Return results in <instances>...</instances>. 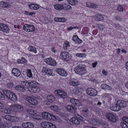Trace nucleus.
Instances as JSON below:
<instances>
[{
    "label": "nucleus",
    "mask_w": 128,
    "mask_h": 128,
    "mask_svg": "<svg viewBox=\"0 0 128 128\" xmlns=\"http://www.w3.org/2000/svg\"><path fill=\"white\" fill-rule=\"evenodd\" d=\"M30 92L36 93L40 91V89L38 87L39 84L36 81H33L30 82Z\"/></svg>",
    "instance_id": "1"
},
{
    "label": "nucleus",
    "mask_w": 128,
    "mask_h": 128,
    "mask_svg": "<svg viewBox=\"0 0 128 128\" xmlns=\"http://www.w3.org/2000/svg\"><path fill=\"white\" fill-rule=\"evenodd\" d=\"M54 93L57 96H59L64 100H67L68 99V97L67 96L66 93L60 90H55Z\"/></svg>",
    "instance_id": "2"
},
{
    "label": "nucleus",
    "mask_w": 128,
    "mask_h": 128,
    "mask_svg": "<svg viewBox=\"0 0 128 128\" xmlns=\"http://www.w3.org/2000/svg\"><path fill=\"white\" fill-rule=\"evenodd\" d=\"M84 65H79L74 68V71L76 73L80 75H83L86 73V70L85 69Z\"/></svg>",
    "instance_id": "3"
},
{
    "label": "nucleus",
    "mask_w": 128,
    "mask_h": 128,
    "mask_svg": "<svg viewBox=\"0 0 128 128\" xmlns=\"http://www.w3.org/2000/svg\"><path fill=\"white\" fill-rule=\"evenodd\" d=\"M42 117L48 120H54L56 119L55 116L52 114L46 112L42 113Z\"/></svg>",
    "instance_id": "4"
},
{
    "label": "nucleus",
    "mask_w": 128,
    "mask_h": 128,
    "mask_svg": "<svg viewBox=\"0 0 128 128\" xmlns=\"http://www.w3.org/2000/svg\"><path fill=\"white\" fill-rule=\"evenodd\" d=\"M55 100L56 98L53 95L49 94L47 96L46 100H45V103L47 105H51Z\"/></svg>",
    "instance_id": "5"
},
{
    "label": "nucleus",
    "mask_w": 128,
    "mask_h": 128,
    "mask_svg": "<svg viewBox=\"0 0 128 128\" xmlns=\"http://www.w3.org/2000/svg\"><path fill=\"white\" fill-rule=\"evenodd\" d=\"M41 124L44 128H56V126L54 124L48 122H43Z\"/></svg>",
    "instance_id": "6"
},
{
    "label": "nucleus",
    "mask_w": 128,
    "mask_h": 128,
    "mask_svg": "<svg viewBox=\"0 0 128 128\" xmlns=\"http://www.w3.org/2000/svg\"><path fill=\"white\" fill-rule=\"evenodd\" d=\"M60 55L61 58L66 61L70 60L72 58L71 54L67 52H62L60 53Z\"/></svg>",
    "instance_id": "7"
},
{
    "label": "nucleus",
    "mask_w": 128,
    "mask_h": 128,
    "mask_svg": "<svg viewBox=\"0 0 128 128\" xmlns=\"http://www.w3.org/2000/svg\"><path fill=\"white\" fill-rule=\"evenodd\" d=\"M23 29L28 32H32L35 30V28L33 25L28 24H25L23 26Z\"/></svg>",
    "instance_id": "8"
},
{
    "label": "nucleus",
    "mask_w": 128,
    "mask_h": 128,
    "mask_svg": "<svg viewBox=\"0 0 128 128\" xmlns=\"http://www.w3.org/2000/svg\"><path fill=\"white\" fill-rule=\"evenodd\" d=\"M106 116L108 119L113 122H116L117 120V118L114 114L111 113L107 114Z\"/></svg>",
    "instance_id": "9"
},
{
    "label": "nucleus",
    "mask_w": 128,
    "mask_h": 128,
    "mask_svg": "<svg viewBox=\"0 0 128 128\" xmlns=\"http://www.w3.org/2000/svg\"><path fill=\"white\" fill-rule=\"evenodd\" d=\"M86 92L88 94L91 96H95L97 94L98 92L95 89L92 88L87 89Z\"/></svg>",
    "instance_id": "10"
},
{
    "label": "nucleus",
    "mask_w": 128,
    "mask_h": 128,
    "mask_svg": "<svg viewBox=\"0 0 128 128\" xmlns=\"http://www.w3.org/2000/svg\"><path fill=\"white\" fill-rule=\"evenodd\" d=\"M8 27L6 24L0 23V30L4 32L8 33L9 31Z\"/></svg>",
    "instance_id": "11"
},
{
    "label": "nucleus",
    "mask_w": 128,
    "mask_h": 128,
    "mask_svg": "<svg viewBox=\"0 0 128 128\" xmlns=\"http://www.w3.org/2000/svg\"><path fill=\"white\" fill-rule=\"evenodd\" d=\"M66 108L68 111L73 113H75L76 111V108L74 106L68 105L66 106Z\"/></svg>",
    "instance_id": "12"
},
{
    "label": "nucleus",
    "mask_w": 128,
    "mask_h": 128,
    "mask_svg": "<svg viewBox=\"0 0 128 128\" xmlns=\"http://www.w3.org/2000/svg\"><path fill=\"white\" fill-rule=\"evenodd\" d=\"M56 71L58 74L62 76H66L67 75L66 72L63 69L57 68Z\"/></svg>",
    "instance_id": "13"
},
{
    "label": "nucleus",
    "mask_w": 128,
    "mask_h": 128,
    "mask_svg": "<svg viewBox=\"0 0 128 128\" xmlns=\"http://www.w3.org/2000/svg\"><path fill=\"white\" fill-rule=\"evenodd\" d=\"M13 107L14 108V109L13 108V110H14V112H22L23 110V108L22 106L20 105L15 104L14 105Z\"/></svg>",
    "instance_id": "14"
},
{
    "label": "nucleus",
    "mask_w": 128,
    "mask_h": 128,
    "mask_svg": "<svg viewBox=\"0 0 128 128\" xmlns=\"http://www.w3.org/2000/svg\"><path fill=\"white\" fill-rule=\"evenodd\" d=\"M117 104L120 108L121 109L122 107H125L127 106V104L126 102L123 100H119L117 102Z\"/></svg>",
    "instance_id": "15"
},
{
    "label": "nucleus",
    "mask_w": 128,
    "mask_h": 128,
    "mask_svg": "<svg viewBox=\"0 0 128 128\" xmlns=\"http://www.w3.org/2000/svg\"><path fill=\"white\" fill-rule=\"evenodd\" d=\"M110 109L114 111H118L120 110V108L116 103L111 104L110 106Z\"/></svg>",
    "instance_id": "16"
},
{
    "label": "nucleus",
    "mask_w": 128,
    "mask_h": 128,
    "mask_svg": "<svg viewBox=\"0 0 128 128\" xmlns=\"http://www.w3.org/2000/svg\"><path fill=\"white\" fill-rule=\"evenodd\" d=\"M5 118L6 120L12 122H16L18 120L16 117L9 115H6Z\"/></svg>",
    "instance_id": "17"
},
{
    "label": "nucleus",
    "mask_w": 128,
    "mask_h": 128,
    "mask_svg": "<svg viewBox=\"0 0 128 128\" xmlns=\"http://www.w3.org/2000/svg\"><path fill=\"white\" fill-rule=\"evenodd\" d=\"M22 126L24 128H33L34 126L32 124L28 122L23 123Z\"/></svg>",
    "instance_id": "18"
},
{
    "label": "nucleus",
    "mask_w": 128,
    "mask_h": 128,
    "mask_svg": "<svg viewBox=\"0 0 128 128\" xmlns=\"http://www.w3.org/2000/svg\"><path fill=\"white\" fill-rule=\"evenodd\" d=\"M26 100L28 102L33 105L36 104L38 103L36 100L31 97L27 98Z\"/></svg>",
    "instance_id": "19"
},
{
    "label": "nucleus",
    "mask_w": 128,
    "mask_h": 128,
    "mask_svg": "<svg viewBox=\"0 0 128 128\" xmlns=\"http://www.w3.org/2000/svg\"><path fill=\"white\" fill-rule=\"evenodd\" d=\"M52 72L51 69L46 68L45 67H43L42 69V73H45L46 74L50 76L52 74Z\"/></svg>",
    "instance_id": "20"
},
{
    "label": "nucleus",
    "mask_w": 128,
    "mask_h": 128,
    "mask_svg": "<svg viewBox=\"0 0 128 128\" xmlns=\"http://www.w3.org/2000/svg\"><path fill=\"white\" fill-rule=\"evenodd\" d=\"M69 84L70 86H76L78 85L79 82L76 80L71 79L70 80Z\"/></svg>",
    "instance_id": "21"
},
{
    "label": "nucleus",
    "mask_w": 128,
    "mask_h": 128,
    "mask_svg": "<svg viewBox=\"0 0 128 128\" xmlns=\"http://www.w3.org/2000/svg\"><path fill=\"white\" fill-rule=\"evenodd\" d=\"M12 73L14 75L16 76H18L20 74V70L16 68H14L12 69Z\"/></svg>",
    "instance_id": "22"
},
{
    "label": "nucleus",
    "mask_w": 128,
    "mask_h": 128,
    "mask_svg": "<svg viewBox=\"0 0 128 128\" xmlns=\"http://www.w3.org/2000/svg\"><path fill=\"white\" fill-rule=\"evenodd\" d=\"M8 98L10 100L14 102H16L17 100V98L16 95L12 92Z\"/></svg>",
    "instance_id": "23"
},
{
    "label": "nucleus",
    "mask_w": 128,
    "mask_h": 128,
    "mask_svg": "<svg viewBox=\"0 0 128 128\" xmlns=\"http://www.w3.org/2000/svg\"><path fill=\"white\" fill-rule=\"evenodd\" d=\"M29 8L32 10H37L39 8V5L36 4H28Z\"/></svg>",
    "instance_id": "24"
},
{
    "label": "nucleus",
    "mask_w": 128,
    "mask_h": 128,
    "mask_svg": "<svg viewBox=\"0 0 128 128\" xmlns=\"http://www.w3.org/2000/svg\"><path fill=\"white\" fill-rule=\"evenodd\" d=\"M30 82H28L26 81H23L21 82V84L24 88H27L29 91L30 86Z\"/></svg>",
    "instance_id": "25"
},
{
    "label": "nucleus",
    "mask_w": 128,
    "mask_h": 128,
    "mask_svg": "<svg viewBox=\"0 0 128 128\" xmlns=\"http://www.w3.org/2000/svg\"><path fill=\"white\" fill-rule=\"evenodd\" d=\"M2 92L8 98L12 92L10 90L6 89H3L2 90Z\"/></svg>",
    "instance_id": "26"
},
{
    "label": "nucleus",
    "mask_w": 128,
    "mask_h": 128,
    "mask_svg": "<svg viewBox=\"0 0 128 128\" xmlns=\"http://www.w3.org/2000/svg\"><path fill=\"white\" fill-rule=\"evenodd\" d=\"M72 40L76 43L80 44L82 42V40L80 39L76 35L73 36Z\"/></svg>",
    "instance_id": "27"
},
{
    "label": "nucleus",
    "mask_w": 128,
    "mask_h": 128,
    "mask_svg": "<svg viewBox=\"0 0 128 128\" xmlns=\"http://www.w3.org/2000/svg\"><path fill=\"white\" fill-rule=\"evenodd\" d=\"M70 102L78 106L81 105V103L80 101L75 98H72L70 100Z\"/></svg>",
    "instance_id": "28"
},
{
    "label": "nucleus",
    "mask_w": 128,
    "mask_h": 128,
    "mask_svg": "<svg viewBox=\"0 0 128 128\" xmlns=\"http://www.w3.org/2000/svg\"><path fill=\"white\" fill-rule=\"evenodd\" d=\"M15 88L16 90L22 92H24L26 90L25 88L22 85V86L20 85H18L16 86Z\"/></svg>",
    "instance_id": "29"
},
{
    "label": "nucleus",
    "mask_w": 128,
    "mask_h": 128,
    "mask_svg": "<svg viewBox=\"0 0 128 128\" xmlns=\"http://www.w3.org/2000/svg\"><path fill=\"white\" fill-rule=\"evenodd\" d=\"M54 8L57 10H60L63 9V5L58 4H55L54 6Z\"/></svg>",
    "instance_id": "30"
},
{
    "label": "nucleus",
    "mask_w": 128,
    "mask_h": 128,
    "mask_svg": "<svg viewBox=\"0 0 128 128\" xmlns=\"http://www.w3.org/2000/svg\"><path fill=\"white\" fill-rule=\"evenodd\" d=\"M86 6L89 8H97L98 7V6L96 4L94 3L90 4V3H88L86 4Z\"/></svg>",
    "instance_id": "31"
},
{
    "label": "nucleus",
    "mask_w": 128,
    "mask_h": 128,
    "mask_svg": "<svg viewBox=\"0 0 128 128\" xmlns=\"http://www.w3.org/2000/svg\"><path fill=\"white\" fill-rule=\"evenodd\" d=\"M8 4L7 2L2 1L0 2V6L3 8L9 7Z\"/></svg>",
    "instance_id": "32"
},
{
    "label": "nucleus",
    "mask_w": 128,
    "mask_h": 128,
    "mask_svg": "<svg viewBox=\"0 0 128 128\" xmlns=\"http://www.w3.org/2000/svg\"><path fill=\"white\" fill-rule=\"evenodd\" d=\"M101 88L104 90H108L110 89V86L106 84H102L100 86Z\"/></svg>",
    "instance_id": "33"
},
{
    "label": "nucleus",
    "mask_w": 128,
    "mask_h": 128,
    "mask_svg": "<svg viewBox=\"0 0 128 128\" xmlns=\"http://www.w3.org/2000/svg\"><path fill=\"white\" fill-rule=\"evenodd\" d=\"M71 121L73 123L76 124H78L80 122L78 120L75 118H72Z\"/></svg>",
    "instance_id": "34"
},
{
    "label": "nucleus",
    "mask_w": 128,
    "mask_h": 128,
    "mask_svg": "<svg viewBox=\"0 0 128 128\" xmlns=\"http://www.w3.org/2000/svg\"><path fill=\"white\" fill-rule=\"evenodd\" d=\"M96 16L95 19L96 20L100 21L103 19V17L102 15L98 14H96Z\"/></svg>",
    "instance_id": "35"
},
{
    "label": "nucleus",
    "mask_w": 128,
    "mask_h": 128,
    "mask_svg": "<svg viewBox=\"0 0 128 128\" xmlns=\"http://www.w3.org/2000/svg\"><path fill=\"white\" fill-rule=\"evenodd\" d=\"M67 1L70 4L72 5H75L78 3L76 0H67Z\"/></svg>",
    "instance_id": "36"
},
{
    "label": "nucleus",
    "mask_w": 128,
    "mask_h": 128,
    "mask_svg": "<svg viewBox=\"0 0 128 128\" xmlns=\"http://www.w3.org/2000/svg\"><path fill=\"white\" fill-rule=\"evenodd\" d=\"M63 9L65 10H71L72 8L71 6L66 4H64V5H63Z\"/></svg>",
    "instance_id": "37"
},
{
    "label": "nucleus",
    "mask_w": 128,
    "mask_h": 128,
    "mask_svg": "<svg viewBox=\"0 0 128 128\" xmlns=\"http://www.w3.org/2000/svg\"><path fill=\"white\" fill-rule=\"evenodd\" d=\"M28 49L30 51L34 52L35 53H36L37 52L36 50L34 47L30 46L28 47Z\"/></svg>",
    "instance_id": "38"
},
{
    "label": "nucleus",
    "mask_w": 128,
    "mask_h": 128,
    "mask_svg": "<svg viewBox=\"0 0 128 128\" xmlns=\"http://www.w3.org/2000/svg\"><path fill=\"white\" fill-rule=\"evenodd\" d=\"M1 111L3 113L8 114H10L11 112L10 110L5 108L2 109Z\"/></svg>",
    "instance_id": "39"
},
{
    "label": "nucleus",
    "mask_w": 128,
    "mask_h": 128,
    "mask_svg": "<svg viewBox=\"0 0 128 128\" xmlns=\"http://www.w3.org/2000/svg\"><path fill=\"white\" fill-rule=\"evenodd\" d=\"M14 84L11 82H9L6 84V86L8 88H11L14 87Z\"/></svg>",
    "instance_id": "40"
},
{
    "label": "nucleus",
    "mask_w": 128,
    "mask_h": 128,
    "mask_svg": "<svg viewBox=\"0 0 128 128\" xmlns=\"http://www.w3.org/2000/svg\"><path fill=\"white\" fill-rule=\"evenodd\" d=\"M27 76L29 78L32 77V74L30 70H28L26 72Z\"/></svg>",
    "instance_id": "41"
},
{
    "label": "nucleus",
    "mask_w": 128,
    "mask_h": 128,
    "mask_svg": "<svg viewBox=\"0 0 128 128\" xmlns=\"http://www.w3.org/2000/svg\"><path fill=\"white\" fill-rule=\"evenodd\" d=\"M27 112L28 113L32 114H33L36 113V110L30 109H28L27 110Z\"/></svg>",
    "instance_id": "42"
},
{
    "label": "nucleus",
    "mask_w": 128,
    "mask_h": 128,
    "mask_svg": "<svg viewBox=\"0 0 128 128\" xmlns=\"http://www.w3.org/2000/svg\"><path fill=\"white\" fill-rule=\"evenodd\" d=\"M76 56L80 57L85 58L86 57V55L84 54L78 53L76 54Z\"/></svg>",
    "instance_id": "43"
},
{
    "label": "nucleus",
    "mask_w": 128,
    "mask_h": 128,
    "mask_svg": "<svg viewBox=\"0 0 128 128\" xmlns=\"http://www.w3.org/2000/svg\"><path fill=\"white\" fill-rule=\"evenodd\" d=\"M52 59H53L51 58H47L46 60L47 61L46 62L47 63L50 65L52 61Z\"/></svg>",
    "instance_id": "44"
},
{
    "label": "nucleus",
    "mask_w": 128,
    "mask_h": 128,
    "mask_svg": "<svg viewBox=\"0 0 128 128\" xmlns=\"http://www.w3.org/2000/svg\"><path fill=\"white\" fill-rule=\"evenodd\" d=\"M82 89L80 88L79 87H77L75 91L74 92V93L76 94H78L80 93Z\"/></svg>",
    "instance_id": "45"
},
{
    "label": "nucleus",
    "mask_w": 128,
    "mask_h": 128,
    "mask_svg": "<svg viewBox=\"0 0 128 128\" xmlns=\"http://www.w3.org/2000/svg\"><path fill=\"white\" fill-rule=\"evenodd\" d=\"M32 117L34 119L39 120L40 119L39 116L36 114H34L32 116Z\"/></svg>",
    "instance_id": "46"
},
{
    "label": "nucleus",
    "mask_w": 128,
    "mask_h": 128,
    "mask_svg": "<svg viewBox=\"0 0 128 128\" xmlns=\"http://www.w3.org/2000/svg\"><path fill=\"white\" fill-rule=\"evenodd\" d=\"M51 109L55 111H56L58 109V107L56 105H52L50 107Z\"/></svg>",
    "instance_id": "47"
},
{
    "label": "nucleus",
    "mask_w": 128,
    "mask_h": 128,
    "mask_svg": "<svg viewBox=\"0 0 128 128\" xmlns=\"http://www.w3.org/2000/svg\"><path fill=\"white\" fill-rule=\"evenodd\" d=\"M120 125L122 128H128V125L124 122H122L120 123Z\"/></svg>",
    "instance_id": "48"
},
{
    "label": "nucleus",
    "mask_w": 128,
    "mask_h": 128,
    "mask_svg": "<svg viewBox=\"0 0 128 128\" xmlns=\"http://www.w3.org/2000/svg\"><path fill=\"white\" fill-rule=\"evenodd\" d=\"M123 122L126 123L128 124V118L124 117L122 118Z\"/></svg>",
    "instance_id": "49"
},
{
    "label": "nucleus",
    "mask_w": 128,
    "mask_h": 128,
    "mask_svg": "<svg viewBox=\"0 0 128 128\" xmlns=\"http://www.w3.org/2000/svg\"><path fill=\"white\" fill-rule=\"evenodd\" d=\"M69 43L67 42L66 43H65L64 45L63 48L64 50H66L68 47L69 46Z\"/></svg>",
    "instance_id": "50"
},
{
    "label": "nucleus",
    "mask_w": 128,
    "mask_h": 128,
    "mask_svg": "<svg viewBox=\"0 0 128 128\" xmlns=\"http://www.w3.org/2000/svg\"><path fill=\"white\" fill-rule=\"evenodd\" d=\"M59 22H64L66 20L64 17L59 18Z\"/></svg>",
    "instance_id": "51"
},
{
    "label": "nucleus",
    "mask_w": 128,
    "mask_h": 128,
    "mask_svg": "<svg viewBox=\"0 0 128 128\" xmlns=\"http://www.w3.org/2000/svg\"><path fill=\"white\" fill-rule=\"evenodd\" d=\"M5 99V96L4 94L0 92V100H4Z\"/></svg>",
    "instance_id": "52"
},
{
    "label": "nucleus",
    "mask_w": 128,
    "mask_h": 128,
    "mask_svg": "<svg viewBox=\"0 0 128 128\" xmlns=\"http://www.w3.org/2000/svg\"><path fill=\"white\" fill-rule=\"evenodd\" d=\"M5 125L7 127L9 128L12 126V123L10 122H7L5 123Z\"/></svg>",
    "instance_id": "53"
},
{
    "label": "nucleus",
    "mask_w": 128,
    "mask_h": 128,
    "mask_svg": "<svg viewBox=\"0 0 128 128\" xmlns=\"http://www.w3.org/2000/svg\"><path fill=\"white\" fill-rule=\"evenodd\" d=\"M98 27L99 28L100 30H102L104 29V28L105 26L104 25L100 24L99 25Z\"/></svg>",
    "instance_id": "54"
},
{
    "label": "nucleus",
    "mask_w": 128,
    "mask_h": 128,
    "mask_svg": "<svg viewBox=\"0 0 128 128\" xmlns=\"http://www.w3.org/2000/svg\"><path fill=\"white\" fill-rule=\"evenodd\" d=\"M52 60V62L51 63V64L50 65L53 66H56V61L54 59H53Z\"/></svg>",
    "instance_id": "55"
},
{
    "label": "nucleus",
    "mask_w": 128,
    "mask_h": 128,
    "mask_svg": "<svg viewBox=\"0 0 128 128\" xmlns=\"http://www.w3.org/2000/svg\"><path fill=\"white\" fill-rule=\"evenodd\" d=\"M117 9L119 11H122L123 10L122 8V6L120 5L118 6Z\"/></svg>",
    "instance_id": "56"
},
{
    "label": "nucleus",
    "mask_w": 128,
    "mask_h": 128,
    "mask_svg": "<svg viewBox=\"0 0 128 128\" xmlns=\"http://www.w3.org/2000/svg\"><path fill=\"white\" fill-rule=\"evenodd\" d=\"M82 111L83 112V113H88L89 112V110L88 109L86 108H83V110H82Z\"/></svg>",
    "instance_id": "57"
},
{
    "label": "nucleus",
    "mask_w": 128,
    "mask_h": 128,
    "mask_svg": "<svg viewBox=\"0 0 128 128\" xmlns=\"http://www.w3.org/2000/svg\"><path fill=\"white\" fill-rule=\"evenodd\" d=\"M115 19L119 21H121V20L122 19V18L119 16H116L115 17Z\"/></svg>",
    "instance_id": "58"
},
{
    "label": "nucleus",
    "mask_w": 128,
    "mask_h": 128,
    "mask_svg": "<svg viewBox=\"0 0 128 128\" xmlns=\"http://www.w3.org/2000/svg\"><path fill=\"white\" fill-rule=\"evenodd\" d=\"M114 26L116 28H119L121 26L120 24H114Z\"/></svg>",
    "instance_id": "59"
},
{
    "label": "nucleus",
    "mask_w": 128,
    "mask_h": 128,
    "mask_svg": "<svg viewBox=\"0 0 128 128\" xmlns=\"http://www.w3.org/2000/svg\"><path fill=\"white\" fill-rule=\"evenodd\" d=\"M97 63H98L96 62H94L93 63H92V66L93 67V68H95V67H96V65L97 64Z\"/></svg>",
    "instance_id": "60"
},
{
    "label": "nucleus",
    "mask_w": 128,
    "mask_h": 128,
    "mask_svg": "<svg viewBox=\"0 0 128 128\" xmlns=\"http://www.w3.org/2000/svg\"><path fill=\"white\" fill-rule=\"evenodd\" d=\"M102 73L103 74H104L105 76L107 75V72L104 69H103L102 70Z\"/></svg>",
    "instance_id": "61"
},
{
    "label": "nucleus",
    "mask_w": 128,
    "mask_h": 128,
    "mask_svg": "<svg viewBox=\"0 0 128 128\" xmlns=\"http://www.w3.org/2000/svg\"><path fill=\"white\" fill-rule=\"evenodd\" d=\"M59 18L55 17L54 18V20L56 22H59Z\"/></svg>",
    "instance_id": "62"
},
{
    "label": "nucleus",
    "mask_w": 128,
    "mask_h": 128,
    "mask_svg": "<svg viewBox=\"0 0 128 128\" xmlns=\"http://www.w3.org/2000/svg\"><path fill=\"white\" fill-rule=\"evenodd\" d=\"M21 60L22 61L23 63H26V60H25V59L24 58H22V59Z\"/></svg>",
    "instance_id": "63"
},
{
    "label": "nucleus",
    "mask_w": 128,
    "mask_h": 128,
    "mask_svg": "<svg viewBox=\"0 0 128 128\" xmlns=\"http://www.w3.org/2000/svg\"><path fill=\"white\" fill-rule=\"evenodd\" d=\"M51 50L54 53L56 52V50L55 49V48L54 47H53L52 48Z\"/></svg>",
    "instance_id": "64"
}]
</instances>
